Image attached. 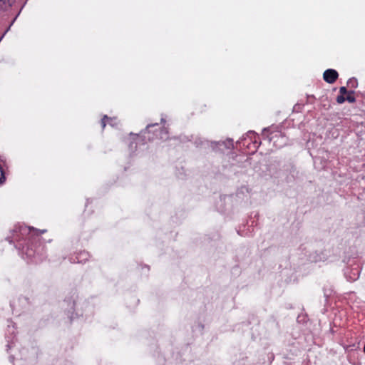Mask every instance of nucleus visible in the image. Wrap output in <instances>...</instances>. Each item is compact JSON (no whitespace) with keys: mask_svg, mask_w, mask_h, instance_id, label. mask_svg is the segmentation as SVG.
Instances as JSON below:
<instances>
[{"mask_svg":"<svg viewBox=\"0 0 365 365\" xmlns=\"http://www.w3.org/2000/svg\"><path fill=\"white\" fill-rule=\"evenodd\" d=\"M339 77L337 71L334 69H327L323 73L324 80L328 83H334Z\"/></svg>","mask_w":365,"mask_h":365,"instance_id":"nucleus-1","label":"nucleus"},{"mask_svg":"<svg viewBox=\"0 0 365 365\" xmlns=\"http://www.w3.org/2000/svg\"><path fill=\"white\" fill-rule=\"evenodd\" d=\"M88 257H89L88 252H85V251L81 252L80 253L78 254V255L76 257V262L78 263L84 262L88 259Z\"/></svg>","mask_w":365,"mask_h":365,"instance_id":"nucleus-5","label":"nucleus"},{"mask_svg":"<svg viewBox=\"0 0 365 365\" xmlns=\"http://www.w3.org/2000/svg\"><path fill=\"white\" fill-rule=\"evenodd\" d=\"M160 132H161V133H165V135H167V134H168V131H167V130H166V129H164V128H163V129H162Z\"/></svg>","mask_w":365,"mask_h":365,"instance_id":"nucleus-9","label":"nucleus"},{"mask_svg":"<svg viewBox=\"0 0 365 365\" xmlns=\"http://www.w3.org/2000/svg\"><path fill=\"white\" fill-rule=\"evenodd\" d=\"M339 93H340V95H339L337 97H336V102L339 104H341L345 102V97H344V95L345 94H347L349 93V91H347L346 87L344 86H342L339 88Z\"/></svg>","mask_w":365,"mask_h":365,"instance_id":"nucleus-4","label":"nucleus"},{"mask_svg":"<svg viewBox=\"0 0 365 365\" xmlns=\"http://www.w3.org/2000/svg\"><path fill=\"white\" fill-rule=\"evenodd\" d=\"M12 4V2H10V0H9V6H11Z\"/></svg>","mask_w":365,"mask_h":365,"instance_id":"nucleus-10","label":"nucleus"},{"mask_svg":"<svg viewBox=\"0 0 365 365\" xmlns=\"http://www.w3.org/2000/svg\"><path fill=\"white\" fill-rule=\"evenodd\" d=\"M107 123L111 126H115L118 125V119L117 118H109L108 115H105L101 119V126L103 129L105 128Z\"/></svg>","mask_w":365,"mask_h":365,"instance_id":"nucleus-2","label":"nucleus"},{"mask_svg":"<svg viewBox=\"0 0 365 365\" xmlns=\"http://www.w3.org/2000/svg\"><path fill=\"white\" fill-rule=\"evenodd\" d=\"M158 123H155V124H149L146 126V128L145 130L143 131L144 133H145L146 132H150L149 129L151 128V127H153V126H155V125H158Z\"/></svg>","mask_w":365,"mask_h":365,"instance_id":"nucleus-8","label":"nucleus"},{"mask_svg":"<svg viewBox=\"0 0 365 365\" xmlns=\"http://www.w3.org/2000/svg\"><path fill=\"white\" fill-rule=\"evenodd\" d=\"M29 235L31 237L35 240L36 237H39L41 234L46 232V230H37L34 227H29Z\"/></svg>","mask_w":365,"mask_h":365,"instance_id":"nucleus-3","label":"nucleus"},{"mask_svg":"<svg viewBox=\"0 0 365 365\" xmlns=\"http://www.w3.org/2000/svg\"><path fill=\"white\" fill-rule=\"evenodd\" d=\"M347 85L352 88H356L357 86V81L355 78L349 79L347 82Z\"/></svg>","mask_w":365,"mask_h":365,"instance_id":"nucleus-7","label":"nucleus"},{"mask_svg":"<svg viewBox=\"0 0 365 365\" xmlns=\"http://www.w3.org/2000/svg\"><path fill=\"white\" fill-rule=\"evenodd\" d=\"M354 91H349L346 97L345 98V101H347L349 103H354L356 101V98L354 96Z\"/></svg>","mask_w":365,"mask_h":365,"instance_id":"nucleus-6","label":"nucleus"},{"mask_svg":"<svg viewBox=\"0 0 365 365\" xmlns=\"http://www.w3.org/2000/svg\"><path fill=\"white\" fill-rule=\"evenodd\" d=\"M0 2L5 3V0H0Z\"/></svg>","mask_w":365,"mask_h":365,"instance_id":"nucleus-11","label":"nucleus"}]
</instances>
